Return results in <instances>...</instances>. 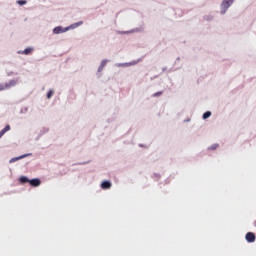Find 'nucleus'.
Segmentation results:
<instances>
[{
    "label": "nucleus",
    "instance_id": "obj_20",
    "mask_svg": "<svg viewBox=\"0 0 256 256\" xmlns=\"http://www.w3.org/2000/svg\"><path fill=\"white\" fill-rule=\"evenodd\" d=\"M211 115H212L211 111L208 110L203 113L202 119H204V120L209 119V117H211Z\"/></svg>",
    "mask_w": 256,
    "mask_h": 256
},
{
    "label": "nucleus",
    "instance_id": "obj_25",
    "mask_svg": "<svg viewBox=\"0 0 256 256\" xmlns=\"http://www.w3.org/2000/svg\"><path fill=\"white\" fill-rule=\"evenodd\" d=\"M17 4L23 7V5H27V0H17Z\"/></svg>",
    "mask_w": 256,
    "mask_h": 256
},
{
    "label": "nucleus",
    "instance_id": "obj_9",
    "mask_svg": "<svg viewBox=\"0 0 256 256\" xmlns=\"http://www.w3.org/2000/svg\"><path fill=\"white\" fill-rule=\"evenodd\" d=\"M179 61H181V57L176 58V60L173 64V67L168 70V73H173V71H179V69H181V66L175 67V65H177V63H179Z\"/></svg>",
    "mask_w": 256,
    "mask_h": 256
},
{
    "label": "nucleus",
    "instance_id": "obj_14",
    "mask_svg": "<svg viewBox=\"0 0 256 256\" xmlns=\"http://www.w3.org/2000/svg\"><path fill=\"white\" fill-rule=\"evenodd\" d=\"M15 85H17V81L10 80L9 82L5 83V88L6 89H11V87H15Z\"/></svg>",
    "mask_w": 256,
    "mask_h": 256
},
{
    "label": "nucleus",
    "instance_id": "obj_23",
    "mask_svg": "<svg viewBox=\"0 0 256 256\" xmlns=\"http://www.w3.org/2000/svg\"><path fill=\"white\" fill-rule=\"evenodd\" d=\"M54 93H55L54 90H49V91L47 92V94H46L47 99H51V97H53Z\"/></svg>",
    "mask_w": 256,
    "mask_h": 256
},
{
    "label": "nucleus",
    "instance_id": "obj_31",
    "mask_svg": "<svg viewBox=\"0 0 256 256\" xmlns=\"http://www.w3.org/2000/svg\"><path fill=\"white\" fill-rule=\"evenodd\" d=\"M165 71H167V66L162 68V72L165 73Z\"/></svg>",
    "mask_w": 256,
    "mask_h": 256
},
{
    "label": "nucleus",
    "instance_id": "obj_24",
    "mask_svg": "<svg viewBox=\"0 0 256 256\" xmlns=\"http://www.w3.org/2000/svg\"><path fill=\"white\" fill-rule=\"evenodd\" d=\"M117 119V114H114L112 118H108L106 121L107 123H113Z\"/></svg>",
    "mask_w": 256,
    "mask_h": 256
},
{
    "label": "nucleus",
    "instance_id": "obj_6",
    "mask_svg": "<svg viewBox=\"0 0 256 256\" xmlns=\"http://www.w3.org/2000/svg\"><path fill=\"white\" fill-rule=\"evenodd\" d=\"M245 239H246L247 243H255L256 235L253 232H248L245 235Z\"/></svg>",
    "mask_w": 256,
    "mask_h": 256
},
{
    "label": "nucleus",
    "instance_id": "obj_4",
    "mask_svg": "<svg viewBox=\"0 0 256 256\" xmlns=\"http://www.w3.org/2000/svg\"><path fill=\"white\" fill-rule=\"evenodd\" d=\"M100 187L103 189V191H107L113 187V183L110 180H104L101 182Z\"/></svg>",
    "mask_w": 256,
    "mask_h": 256
},
{
    "label": "nucleus",
    "instance_id": "obj_19",
    "mask_svg": "<svg viewBox=\"0 0 256 256\" xmlns=\"http://www.w3.org/2000/svg\"><path fill=\"white\" fill-rule=\"evenodd\" d=\"M116 33L117 35H131V30H128V31L117 30Z\"/></svg>",
    "mask_w": 256,
    "mask_h": 256
},
{
    "label": "nucleus",
    "instance_id": "obj_22",
    "mask_svg": "<svg viewBox=\"0 0 256 256\" xmlns=\"http://www.w3.org/2000/svg\"><path fill=\"white\" fill-rule=\"evenodd\" d=\"M29 111V107H22L20 109V115H25Z\"/></svg>",
    "mask_w": 256,
    "mask_h": 256
},
{
    "label": "nucleus",
    "instance_id": "obj_10",
    "mask_svg": "<svg viewBox=\"0 0 256 256\" xmlns=\"http://www.w3.org/2000/svg\"><path fill=\"white\" fill-rule=\"evenodd\" d=\"M107 63H109L108 59H103L98 67L97 70V75H99V73H101L103 71V69H105V66L107 65Z\"/></svg>",
    "mask_w": 256,
    "mask_h": 256
},
{
    "label": "nucleus",
    "instance_id": "obj_3",
    "mask_svg": "<svg viewBox=\"0 0 256 256\" xmlns=\"http://www.w3.org/2000/svg\"><path fill=\"white\" fill-rule=\"evenodd\" d=\"M67 31V27L56 26L53 28L52 33L53 35H61V33H67Z\"/></svg>",
    "mask_w": 256,
    "mask_h": 256
},
{
    "label": "nucleus",
    "instance_id": "obj_8",
    "mask_svg": "<svg viewBox=\"0 0 256 256\" xmlns=\"http://www.w3.org/2000/svg\"><path fill=\"white\" fill-rule=\"evenodd\" d=\"M81 25H83V21H78L69 26H66V29H67V31H71L73 29H77V27H81Z\"/></svg>",
    "mask_w": 256,
    "mask_h": 256
},
{
    "label": "nucleus",
    "instance_id": "obj_34",
    "mask_svg": "<svg viewBox=\"0 0 256 256\" xmlns=\"http://www.w3.org/2000/svg\"><path fill=\"white\" fill-rule=\"evenodd\" d=\"M253 225H254V227H256V220L254 221Z\"/></svg>",
    "mask_w": 256,
    "mask_h": 256
},
{
    "label": "nucleus",
    "instance_id": "obj_32",
    "mask_svg": "<svg viewBox=\"0 0 256 256\" xmlns=\"http://www.w3.org/2000/svg\"><path fill=\"white\" fill-rule=\"evenodd\" d=\"M138 146L139 147H145V144H139Z\"/></svg>",
    "mask_w": 256,
    "mask_h": 256
},
{
    "label": "nucleus",
    "instance_id": "obj_15",
    "mask_svg": "<svg viewBox=\"0 0 256 256\" xmlns=\"http://www.w3.org/2000/svg\"><path fill=\"white\" fill-rule=\"evenodd\" d=\"M7 131H11V125L7 124L1 131H0V138L7 133Z\"/></svg>",
    "mask_w": 256,
    "mask_h": 256
},
{
    "label": "nucleus",
    "instance_id": "obj_27",
    "mask_svg": "<svg viewBox=\"0 0 256 256\" xmlns=\"http://www.w3.org/2000/svg\"><path fill=\"white\" fill-rule=\"evenodd\" d=\"M152 177H156L157 179H161V174H159V173H154Z\"/></svg>",
    "mask_w": 256,
    "mask_h": 256
},
{
    "label": "nucleus",
    "instance_id": "obj_18",
    "mask_svg": "<svg viewBox=\"0 0 256 256\" xmlns=\"http://www.w3.org/2000/svg\"><path fill=\"white\" fill-rule=\"evenodd\" d=\"M203 19L204 21H213V19H215V16L208 14V15H204Z\"/></svg>",
    "mask_w": 256,
    "mask_h": 256
},
{
    "label": "nucleus",
    "instance_id": "obj_21",
    "mask_svg": "<svg viewBox=\"0 0 256 256\" xmlns=\"http://www.w3.org/2000/svg\"><path fill=\"white\" fill-rule=\"evenodd\" d=\"M89 163H91V160L84 161V162H76V163L72 164V167H75L77 165H89Z\"/></svg>",
    "mask_w": 256,
    "mask_h": 256
},
{
    "label": "nucleus",
    "instance_id": "obj_16",
    "mask_svg": "<svg viewBox=\"0 0 256 256\" xmlns=\"http://www.w3.org/2000/svg\"><path fill=\"white\" fill-rule=\"evenodd\" d=\"M144 29L143 27H136L134 29L130 30V33H143Z\"/></svg>",
    "mask_w": 256,
    "mask_h": 256
},
{
    "label": "nucleus",
    "instance_id": "obj_33",
    "mask_svg": "<svg viewBox=\"0 0 256 256\" xmlns=\"http://www.w3.org/2000/svg\"><path fill=\"white\" fill-rule=\"evenodd\" d=\"M165 183H166V184L169 183V178H167V179L165 180Z\"/></svg>",
    "mask_w": 256,
    "mask_h": 256
},
{
    "label": "nucleus",
    "instance_id": "obj_28",
    "mask_svg": "<svg viewBox=\"0 0 256 256\" xmlns=\"http://www.w3.org/2000/svg\"><path fill=\"white\" fill-rule=\"evenodd\" d=\"M5 89H7V88L5 87V84H0V91H5Z\"/></svg>",
    "mask_w": 256,
    "mask_h": 256
},
{
    "label": "nucleus",
    "instance_id": "obj_1",
    "mask_svg": "<svg viewBox=\"0 0 256 256\" xmlns=\"http://www.w3.org/2000/svg\"><path fill=\"white\" fill-rule=\"evenodd\" d=\"M235 0H223L220 4V15H225Z\"/></svg>",
    "mask_w": 256,
    "mask_h": 256
},
{
    "label": "nucleus",
    "instance_id": "obj_11",
    "mask_svg": "<svg viewBox=\"0 0 256 256\" xmlns=\"http://www.w3.org/2000/svg\"><path fill=\"white\" fill-rule=\"evenodd\" d=\"M29 185L31 187H39V185H41V180L39 178H32L30 179Z\"/></svg>",
    "mask_w": 256,
    "mask_h": 256
},
{
    "label": "nucleus",
    "instance_id": "obj_2",
    "mask_svg": "<svg viewBox=\"0 0 256 256\" xmlns=\"http://www.w3.org/2000/svg\"><path fill=\"white\" fill-rule=\"evenodd\" d=\"M141 62V59L133 60L131 62H125V63H116L115 67H133V65H137Z\"/></svg>",
    "mask_w": 256,
    "mask_h": 256
},
{
    "label": "nucleus",
    "instance_id": "obj_13",
    "mask_svg": "<svg viewBox=\"0 0 256 256\" xmlns=\"http://www.w3.org/2000/svg\"><path fill=\"white\" fill-rule=\"evenodd\" d=\"M29 182H30L29 177H27V176H20L19 177V183L21 185H27V183H29Z\"/></svg>",
    "mask_w": 256,
    "mask_h": 256
},
{
    "label": "nucleus",
    "instance_id": "obj_7",
    "mask_svg": "<svg viewBox=\"0 0 256 256\" xmlns=\"http://www.w3.org/2000/svg\"><path fill=\"white\" fill-rule=\"evenodd\" d=\"M32 51H35L33 47H27L24 50H19L17 53L18 55H31Z\"/></svg>",
    "mask_w": 256,
    "mask_h": 256
},
{
    "label": "nucleus",
    "instance_id": "obj_17",
    "mask_svg": "<svg viewBox=\"0 0 256 256\" xmlns=\"http://www.w3.org/2000/svg\"><path fill=\"white\" fill-rule=\"evenodd\" d=\"M216 149H219V144L217 143L212 144L210 147H208L207 151H216Z\"/></svg>",
    "mask_w": 256,
    "mask_h": 256
},
{
    "label": "nucleus",
    "instance_id": "obj_30",
    "mask_svg": "<svg viewBox=\"0 0 256 256\" xmlns=\"http://www.w3.org/2000/svg\"><path fill=\"white\" fill-rule=\"evenodd\" d=\"M189 122H191V118H186V119L184 120V123H189Z\"/></svg>",
    "mask_w": 256,
    "mask_h": 256
},
{
    "label": "nucleus",
    "instance_id": "obj_29",
    "mask_svg": "<svg viewBox=\"0 0 256 256\" xmlns=\"http://www.w3.org/2000/svg\"><path fill=\"white\" fill-rule=\"evenodd\" d=\"M8 77H12V75H17V73H14L13 71H10L7 73Z\"/></svg>",
    "mask_w": 256,
    "mask_h": 256
},
{
    "label": "nucleus",
    "instance_id": "obj_26",
    "mask_svg": "<svg viewBox=\"0 0 256 256\" xmlns=\"http://www.w3.org/2000/svg\"><path fill=\"white\" fill-rule=\"evenodd\" d=\"M161 95H163V91H158L152 94V97H161Z\"/></svg>",
    "mask_w": 256,
    "mask_h": 256
},
{
    "label": "nucleus",
    "instance_id": "obj_12",
    "mask_svg": "<svg viewBox=\"0 0 256 256\" xmlns=\"http://www.w3.org/2000/svg\"><path fill=\"white\" fill-rule=\"evenodd\" d=\"M49 131V127H42L38 133L37 139H41L43 135H46V133Z\"/></svg>",
    "mask_w": 256,
    "mask_h": 256
},
{
    "label": "nucleus",
    "instance_id": "obj_5",
    "mask_svg": "<svg viewBox=\"0 0 256 256\" xmlns=\"http://www.w3.org/2000/svg\"><path fill=\"white\" fill-rule=\"evenodd\" d=\"M32 153L22 154L18 157L11 158L9 163H16V161H21V159H25L26 157H31Z\"/></svg>",
    "mask_w": 256,
    "mask_h": 256
}]
</instances>
